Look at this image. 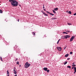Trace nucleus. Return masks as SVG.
Segmentation results:
<instances>
[{"instance_id":"f257e3e1","label":"nucleus","mask_w":76,"mask_h":76,"mask_svg":"<svg viewBox=\"0 0 76 76\" xmlns=\"http://www.w3.org/2000/svg\"><path fill=\"white\" fill-rule=\"evenodd\" d=\"M10 2L11 3V4L13 6L15 7H17V6H18V2L16 0H9Z\"/></svg>"},{"instance_id":"f03ea898","label":"nucleus","mask_w":76,"mask_h":76,"mask_svg":"<svg viewBox=\"0 0 76 76\" xmlns=\"http://www.w3.org/2000/svg\"><path fill=\"white\" fill-rule=\"evenodd\" d=\"M31 66V64L28 63V62H26L25 64L24 67L25 68H28Z\"/></svg>"},{"instance_id":"7ed1b4c3","label":"nucleus","mask_w":76,"mask_h":76,"mask_svg":"<svg viewBox=\"0 0 76 76\" xmlns=\"http://www.w3.org/2000/svg\"><path fill=\"white\" fill-rule=\"evenodd\" d=\"M75 37L74 36H72L70 38V42H71V41H72L73 40V39L74 38H75Z\"/></svg>"},{"instance_id":"20e7f679","label":"nucleus","mask_w":76,"mask_h":76,"mask_svg":"<svg viewBox=\"0 0 76 76\" xmlns=\"http://www.w3.org/2000/svg\"><path fill=\"white\" fill-rule=\"evenodd\" d=\"M57 48L58 51H61V47H57Z\"/></svg>"},{"instance_id":"39448f33","label":"nucleus","mask_w":76,"mask_h":76,"mask_svg":"<svg viewBox=\"0 0 76 76\" xmlns=\"http://www.w3.org/2000/svg\"><path fill=\"white\" fill-rule=\"evenodd\" d=\"M15 68H16L15 67H14V69H13V72L14 73V74H15V75H16V74H17V72H16V70L15 69H15Z\"/></svg>"},{"instance_id":"423d86ee","label":"nucleus","mask_w":76,"mask_h":76,"mask_svg":"<svg viewBox=\"0 0 76 76\" xmlns=\"http://www.w3.org/2000/svg\"><path fill=\"white\" fill-rule=\"evenodd\" d=\"M70 37L69 35H66L65 36V39H67V38H70Z\"/></svg>"},{"instance_id":"0eeeda50","label":"nucleus","mask_w":76,"mask_h":76,"mask_svg":"<svg viewBox=\"0 0 76 76\" xmlns=\"http://www.w3.org/2000/svg\"><path fill=\"white\" fill-rule=\"evenodd\" d=\"M43 70H45V71H47V70H48V68H47L44 67L43 68Z\"/></svg>"},{"instance_id":"6e6552de","label":"nucleus","mask_w":76,"mask_h":76,"mask_svg":"<svg viewBox=\"0 0 76 76\" xmlns=\"http://www.w3.org/2000/svg\"><path fill=\"white\" fill-rule=\"evenodd\" d=\"M58 10V8H56L54 9V10H55V11H57Z\"/></svg>"},{"instance_id":"1a4fd4ad","label":"nucleus","mask_w":76,"mask_h":76,"mask_svg":"<svg viewBox=\"0 0 76 76\" xmlns=\"http://www.w3.org/2000/svg\"><path fill=\"white\" fill-rule=\"evenodd\" d=\"M69 56V54H67L65 56V57H67Z\"/></svg>"},{"instance_id":"9d476101","label":"nucleus","mask_w":76,"mask_h":76,"mask_svg":"<svg viewBox=\"0 0 76 76\" xmlns=\"http://www.w3.org/2000/svg\"><path fill=\"white\" fill-rule=\"evenodd\" d=\"M43 13L45 16H48V14H46V13H45V12H43Z\"/></svg>"},{"instance_id":"9b49d317","label":"nucleus","mask_w":76,"mask_h":76,"mask_svg":"<svg viewBox=\"0 0 76 76\" xmlns=\"http://www.w3.org/2000/svg\"><path fill=\"white\" fill-rule=\"evenodd\" d=\"M74 71L76 72V67H74Z\"/></svg>"},{"instance_id":"f8f14e48","label":"nucleus","mask_w":76,"mask_h":76,"mask_svg":"<svg viewBox=\"0 0 76 76\" xmlns=\"http://www.w3.org/2000/svg\"><path fill=\"white\" fill-rule=\"evenodd\" d=\"M68 13H69V14H70V15H71V14H72V12H71L70 11H69L68 12Z\"/></svg>"},{"instance_id":"ddd939ff","label":"nucleus","mask_w":76,"mask_h":76,"mask_svg":"<svg viewBox=\"0 0 76 76\" xmlns=\"http://www.w3.org/2000/svg\"><path fill=\"white\" fill-rule=\"evenodd\" d=\"M32 34L33 35H34V36H35V32H33Z\"/></svg>"},{"instance_id":"4468645a","label":"nucleus","mask_w":76,"mask_h":76,"mask_svg":"<svg viewBox=\"0 0 76 76\" xmlns=\"http://www.w3.org/2000/svg\"><path fill=\"white\" fill-rule=\"evenodd\" d=\"M67 68H69V69H70V68H71V66H67Z\"/></svg>"},{"instance_id":"2eb2a0df","label":"nucleus","mask_w":76,"mask_h":76,"mask_svg":"<svg viewBox=\"0 0 76 76\" xmlns=\"http://www.w3.org/2000/svg\"><path fill=\"white\" fill-rule=\"evenodd\" d=\"M52 11H53V13H56V11H55L54 10H52Z\"/></svg>"},{"instance_id":"dca6fc26","label":"nucleus","mask_w":76,"mask_h":76,"mask_svg":"<svg viewBox=\"0 0 76 76\" xmlns=\"http://www.w3.org/2000/svg\"><path fill=\"white\" fill-rule=\"evenodd\" d=\"M7 75L9 74V71L8 70H7Z\"/></svg>"},{"instance_id":"f3484780","label":"nucleus","mask_w":76,"mask_h":76,"mask_svg":"<svg viewBox=\"0 0 76 76\" xmlns=\"http://www.w3.org/2000/svg\"><path fill=\"white\" fill-rule=\"evenodd\" d=\"M72 67H75V66H76V65L75 64H72Z\"/></svg>"},{"instance_id":"a211bd4d","label":"nucleus","mask_w":76,"mask_h":76,"mask_svg":"<svg viewBox=\"0 0 76 76\" xmlns=\"http://www.w3.org/2000/svg\"><path fill=\"white\" fill-rule=\"evenodd\" d=\"M0 13H3V11H2L1 10H0Z\"/></svg>"},{"instance_id":"6ab92c4d","label":"nucleus","mask_w":76,"mask_h":76,"mask_svg":"<svg viewBox=\"0 0 76 76\" xmlns=\"http://www.w3.org/2000/svg\"><path fill=\"white\" fill-rule=\"evenodd\" d=\"M61 38H63V39H65V36H64V37H61Z\"/></svg>"},{"instance_id":"aec40b11","label":"nucleus","mask_w":76,"mask_h":76,"mask_svg":"<svg viewBox=\"0 0 76 76\" xmlns=\"http://www.w3.org/2000/svg\"><path fill=\"white\" fill-rule=\"evenodd\" d=\"M50 15H51L52 16H54V15L53 14V13H50Z\"/></svg>"},{"instance_id":"412c9836","label":"nucleus","mask_w":76,"mask_h":76,"mask_svg":"<svg viewBox=\"0 0 76 76\" xmlns=\"http://www.w3.org/2000/svg\"><path fill=\"white\" fill-rule=\"evenodd\" d=\"M63 34H67V32H63Z\"/></svg>"},{"instance_id":"4be33fe9","label":"nucleus","mask_w":76,"mask_h":76,"mask_svg":"<svg viewBox=\"0 0 76 76\" xmlns=\"http://www.w3.org/2000/svg\"><path fill=\"white\" fill-rule=\"evenodd\" d=\"M46 13H48L49 14H50V12L48 11H46Z\"/></svg>"},{"instance_id":"5701e85b","label":"nucleus","mask_w":76,"mask_h":76,"mask_svg":"<svg viewBox=\"0 0 76 76\" xmlns=\"http://www.w3.org/2000/svg\"><path fill=\"white\" fill-rule=\"evenodd\" d=\"M47 72H48V73H49V72H50V70L48 69V70H47Z\"/></svg>"},{"instance_id":"b1692460","label":"nucleus","mask_w":76,"mask_h":76,"mask_svg":"<svg viewBox=\"0 0 76 76\" xmlns=\"http://www.w3.org/2000/svg\"><path fill=\"white\" fill-rule=\"evenodd\" d=\"M67 63V62H66L65 63H64V65L66 64Z\"/></svg>"},{"instance_id":"393cba45","label":"nucleus","mask_w":76,"mask_h":76,"mask_svg":"<svg viewBox=\"0 0 76 76\" xmlns=\"http://www.w3.org/2000/svg\"><path fill=\"white\" fill-rule=\"evenodd\" d=\"M0 59L2 61H3V60H2V58L1 57H0Z\"/></svg>"},{"instance_id":"a878e982","label":"nucleus","mask_w":76,"mask_h":76,"mask_svg":"<svg viewBox=\"0 0 76 76\" xmlns=\"http://www.w3.org/2000/svg\"><path fill=\"white\" fill-rule=\"evenodd\" d=\"M19 64V62H17L16 63V64Z\"/></svg>"},{"instance_id":"bb28decb","label":"nucleus","mask_w":76,"mask_h":76,"mask_svg":"<svg viewBox=\"0 0 76 76\" xmlns=\"http://www.w3.org/2000/svg\"><path fill=\"white\" fill-rule=\"evenodd\" d=\"M53 19L55 20V19H57L56 18V17H53Z\"/></svg>"},{"instance_id":"cd10ccee","label":"nucleus","mask_w":76,"mask_h":76,"mask_svg":"<svg viewBox=\"0 0 76 76\" xmlns=\"http://www.w3.org/2000/svg\"><path fill=\"white\" fill-rule=\"evenodd\" d=\"M70 54H73V53L72 52H71L70 53Z\"/></svg>"},{"instance_id":"c85d7f7f","label":"nucleus","mask_w":76,"mask_h":76,"mask_svg":"<svg viewBox=\"0 0 76 76\" xmlns=\"http://www.w3.org/2000/svg\"><path fill=\"white\" fill-rule=\"evenodd\" d=\"M66 47H67V46H65L64 48V50H65V49H66Z\"/></svg>"},{"instance_id":"c756f323","label":"nucleus","mask_w":76,"mask_h":76,"mask_svg":"<svg viewBox=\"0 0 76 76\" xmlns=\"http://www.w3.org/2000/svg\"><path fill=\"white\" fill-rule=\"evenodd\" d=\"M68 25H71V24L70 23H68Z\"/></svg>"},{"instance_id":"7c9ffc66","label":"nucleus","mask_w":76,"mask_h":76,"mask_svg":"<svg viewBox=\"0 0 76 76\" xmlns=\"http://www.w3.org/2000/svg\"><path fill=\"white\" fill-rule=\"evenodd\" d=\"M74 16H76V12L75 13H74Z\"/></svg>"},{"instance_id":"2f4dec72","label":"nucleus","mask_w":76,"mask_h":76,"mask_svg":"<svg viewBox=\"0 0 76 76\" xmlns=\"http://www.w3.org/2000/svg\"><path fill=\"white\" fill-rule=\"evenodd\" d=\"M59 43V41L58 40L57 42V44H58Z\"/></svg>"},{"instance_id":"473e14b6","label":"nucleus","mask_w":76,"mask_h":76,"mask_svg":"<svg viewBox=\"0 0 76 76\" xmlns=\"http://www.w3.org/2000/svg\"><path fill=\"white\" fill-rule=\"evenodd\" d=\"M66 32H70V31H66Z\"/></svg>"},{"instance_id":"72a5a7b5","label":"nucleus","mask_w":76,"mask_h":76,"mask_svg":"<svg viewBox=\"0 0 76 76\" xmlns=\"http://www.w3.org/2000/svg\"><path fill=\"white\" fill-rule=\"evenodd\" d=\"M69 59H70V58H67V60H69Z\"/></svg>"},{"instance_id":"f704fd0d","label":"nucleus","mask_w":76,"mask_h":76,"mask_svg":"<svg viewBox=\"0 0 76 76\" xmlns=\"http://www.w3.org/2000/svg\"><path fill=\"white\" fill-rule=\"evenodd\" d=\"M50 19H52V20H54V18H51Z\"/></svg>"},{"instance_id":"c9c22d12","label":"nucleus","mask_w":76,"mask_h":76,"mask_svg":"<svg viewBox=\"0 0 76 76\" xmlns=\"http://www.w3.org/2000/svg\"><path fill=\"white\" fill-rule=\"evenodd\" d=\"M45 11H46V10L45 9H43Z\"/></svg>"},{"instance_id":"e433bc0d","label":"nucleus","mask_w":76,"mask_h":76,"mask_svg":"<svg viewBox=\"0 0 76 76\" xmlns=\"http://www.w3.org/2000/svg\"><path fill=\"white\" fill-rule=\"evenodd\" d=\"M75 64V62H74L72 63V64Z\"/></svg>"},{"instance_id":"4c0bfd02","label":"nucleus","mask_w":76,"mask_h":76,"mask_svg":"<svg viewBox=\"0 0 76 76\" xmlns=\"http://www.w3.org/2000/svg\"><path fill=\"white\" fill-rule=\"evenodd\" d=\"M76 71H75L74 72V74H75V73H76Z\"/></svg>"},{"instance_id":"58836bf2","label":"nucleus","mask_w":76,"mask_h":76,"mask_svg":"<svg viewBox=\"0 0 76 76\" xmlns=\"http://www.w3.org/2000/svg\"><path fill=\"white\" fill-rule=\"evenodd\" d=\"M41 12H42V13H44V12H44V11H41Z\"/></svg>"},{"instance_id":"ea45409f","label":"nucleus","mask_w":76,"mask_h":76,"mask_svg":"<svg viewBox=\"0 0 76 76\" xmlns=\"http://www.w3.org/2000/svg\"><path fill=\"white\" fill-rule=\"evenodd\" d=\"M18 22H19V19L18 20Z\"/></svg>"},{"instance_id":"a19ab883","label":"nucleus","mask_w":76,"mask_h":76,"mask_svg":"<svg viewBox=\"0 0 76 76\" xmlns=\"http://www.w3.org/2000/svg\"><path fill=\"white\" fill-rule=\"evenodd\" d=\"M74 68V67H72V69H73Z\"/></svg>"},{"instance_id":"79ce46f5","label":"nucleus","mask_w":76,"mask_h":76,"mask_svg":"<svg viewBox=\"0 0 76 76\" xmlns=\"http://www.w3.org/2000/svg\"><path fill=\"white\" fill-rule=\"evenodd\" d=\"M45 8V7L44 6L43 7V9H44Z\"/></svg>"},{"instance_id":"37998d69","label":"nucleus","mask_w":76,"mask_h":76,"mask_svg":"<svg viewBox=\"0 0 76 76\" xmlns=\"http://www.w3.org/2000/svg\"><path fill=\"white\" fill-rule=\"evenodd\" d=\"M18 58H17V59H16L15 60V61H16L17 60H18Z\"/></svg>"},{"instance_id":"c03bdc74","label":"nucleus","mask_w":76,"mask_h":76,"mask_svg":"<svg viewBox=\"0 0 76 76\" xmlns=\"http://www.w3.org/2000/svg\"><path fill=\"white\" fill-rule=\"evenodd\" d=\"M19 67H21V65H19Z\"/></svg>"},{"instance_id":"a18cd8bd","label":"nucleus","mask_w":76,"mask_h":76,"mask_svg":"<svg viewBox=\"0 0 76 76\" xmlns=\"http://www.w3.org/2000/svg\"><path fill=\"white\" fill-rule=\"evenodd\" d=\"M60 40V39H59V40H58V41H59Z\"/></svg>"},{"instance_id":"49530a36","label":"nucleus","mask_w":76,"mask_h":76,"mask_svg":"<svg viewBox=\"0 0 76 76\" xmlns=\"http://www.w3.org/2000/svg\"><path fill=\"white\" fill-rule=\"evenodd\" d=\"M7 76H9V74H8Z\"/></svg>"},{"instance_id":"de8ad7c7","label":"nucleus","mask_w":76,"mask_h":76,"mask_svg":"<svg viewBox=\"0 0 76 76\" xmlns=\"http://www.w3.org/2000/svg\"><path fill=\"white\" fill-rule=\"evenodd\" d=\"M66 12H67V13L68 12V11H66Z\"/></svg>"},{"instance_id":"09e8293b","label":"nucleus","mask_w":76,"mask_h":76,"mask_svg":"<svg viewBox=\"0 0 76 76\" xmlns=\"http://www.w3.org/2000/svg\"><path fill=\"white\" fill-rule=\"evenodd\" d=\"M19 6H20H20H20V5Z\"/></svg>"},{"instance_id":"8fccbe9b","label":"nucleus","mask_w":76,"mask_h":76,"mask_svg":"<svg viewBox=\"0 0 76 76\" xmlns=\"http://www.w3.org/2000/svg\"><path fill=\"white\" fill-rule=\"evenodd\" d=\"M43 6L44 7V5L43 4Z\"/></svg>"},{"instance_id":"3c124183","label":"nucleus","mask_w":76,"mask_h":76,"mask_svg":"<svg viewBox=\"0 0 76 76\" xmlns=\"http://www.w3.org/2000/svg\"><path fill=\"white\" fill-rule=\"evenodd\" d=\"M5 20H6V19Z\"/></svg>"}]
</instances>
